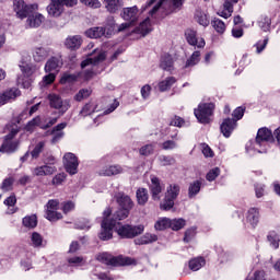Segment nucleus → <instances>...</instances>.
Masks as SVG:
<instances>
[{
	"instance_id": "17",
	"label": "nucleus",
	"mask_w": 280,
	"mask_h": 280,
	"mask_svg": "<svg viewBox=\"0 0 280 280\" xmlns=\"http://www.w3.org/2000/svg\"><path fill=\"white\" fill-rule=\"evenodd\" d=\"M45 21V16L37 11H34L33 13H30L26 16V26L27 27H40L43 25V22Z\"/></svg>"
},
{
	"instance_id": "36",
	"label": "nucleus",
	"mask_w": 280,
	"mask_h": 280,
	"mask_svg": "<svg viewBox=\"0 0 280 280\" xmlns=\"http://www.w3.org/2000/svg\"><path fill=\"white\" fill-rule=\"evenodd\" d=\"M195 20L197 21V23H199V25H202V27H208L209 25V18L200 9L196 10Z\"/></svg>"
},
{
	"instance_id": "2",
	"label": "nucleus",
	"mask_w": 280,
	"mask_h": 280,
	"mask_svg": "<svg viewBox=\"0 0 280 280\" xmlns=\"http://www.w3.org/2000/svg\"><path fill=\"white\" fill-rule=\"evenodd\" d=\"M96 260L101 264H105V266H132L135 260L128 256L119 255L113 256L109 253H102L96 256Z\"/></svg>"
},
{
	"instance_id": "33",
	"label": "nucleus",
	"mask_w": 280,
	"mask_h": 280,
	"mask_svg": "<svg viewBox=\"0 0 280 280\" xmlns=\"http://www.w3.org/2000/svg\"><path fill=\"white\" fill-rule=\"evenodd\" d=\"M89 38H102L106 34V28L98 26L92 27L85 32Z\"/></svg>"
},
{
	"instance_id": "39",
	"label": "nucleus",
	"mask_w": 280,
	"mask_h": 280,
	"mask_svg": "<svg viewBox=\"0 0 280 280\" xmlns=\"http://www.w3.org/2000/svg\"><path fill=\"white\" fill-rule=\"evenodd\" d=\"M171 224H172V219L162 218L155 222L154 229L155 231H165L166 229H170Z\"/></svg>"
},
{
	"instance_id": "1",
	"label": "nucleus",
	"mask_w": 280,
	"mask_h": 280,
	"mask_svg": "<svg viewBox=\"0 0 280 280\" xmlns=\"http://www.w3.org/2000/svg\"><path fill=\"white\" fill-rule=\"evenodd\" d=\"M7 136H4V140L2 145L0 147V152H7L8 154H12V152H16L19 148V140H14V137L21 132V127L14 122H9L5 126Z\"/></svg>"
},
{
	"instance_id": "37",
	"label": "nucleus",
	"mask_w": 280,
	"mask_h": 280,
	"mask_svg": "<svg viewBox=\"0 0 280 280\" xmlns=\"http://www.w3.org/2000/svg\"><path fill=\"white\" fill-rule=\"evenodd\" d=\"M82 45V37L80 36H72L66 39V47L68 49H79Z\"/></svg>"
},
{
	"instance_id": "57",
	"label": "nucleus",
	"mask_w": 280,
	"mask_h": 280,
	"mask_svg": "<svg viewBox=\"0 0 280 280\" xmlns=\"http://www.w3.org/2000/svg\"><path fill=\"white\" fill-rule=\"evenodd\" d=\"M170 126H175V128H183L185 126V119L180 116H174L170 121Z\"/></svg>"
},
{
	"instance_id": "9",
	"label": "nucleus",
	"mask_w": 280,
	"mask_h": 280,
	"mask_svg": "<svg viewBox=\"0 0 280 280\" xmlns=\"http://www.w3.org/2000/svg\"><path fill=\"white\" fill-rule=\"evenodd\" d=\"M145 231L143 225H122L117 230V233L120 237H125L127 240H132V237H137V235H141Z\"/></svg>"
},
{
	"instance_id": "62",
	"label": "nucleus",
	"mask_w": 280,
	"mask_h": 280,
	"mask_svg": "<svg viewBox=\"0 0 280 280\" xmlns=\"http://www.w3.org/2000/svg\"><path fill=\"white\" fill-rule=\"evenodd\" d=\"M67 179V175L65 173H59L52 178V185H62Z\"/></svg>"
},
{
	"instance_id": "26",
	"label": "nucleus",
	"mask_w": 280,
	"mask_h": 280,
	"mask_svg": "<svg viewBox=\"0 0 280 280\" xmlns=\"http://www.w3.org/2000/svg\"><path fill=\"white\" fill-rule=\"evenodd\" d=\"M206 264H207V260L205 259V257L199 256L188 261V268L192 270V272H197V270H200V268L205 267Z\"/></svg>"
},
{
	"instance_id": "8",
	"label": "nucleus",
	"mask_w": 280,
	"mask_h": 280,
	"mask_svg": "<svg viewBox=\"0 0 280 280\" xmlns=\"http://www.w3.org/2000/svg\"><path fill=\"white\" fill-rule=\"evenodd\" d=\"M47 163L43 166H37L33 170V176H51L52 174H56L58 172V168H56V158L54 155H48L45 160Z\"/></svg>"
},
{
	"instance_id": "25",
	"label": "nucleus",
	"mask_w": 280,
	"mask_h": 280,
	"mask_svg": "<svg viewBox=\"0 0 280 280\" xmlns=\"http://www.w3.org/2000/svg\"><path fill=\"white\" fill-rule=\"evenodd\" d=\"M121 172H124V168L120 165H109L100 171V176H117Z\"/></svg>"
},
{
	"instance_id": "3",
	"label": "nucleus",
	"mask_w": 280,
	"mask_h": 280,
	"mask_svg": "<svg viewBox=\"0 0 280 280\" xmlns=\"http://www.w3.org/2000/svg\"><path fill=\"white\" fill-rule=\"evenodd\" d=\"M113 215V209L106 208L103 212V221L101 223V232L98 234L100 240L106 242L113 240V229H115V220H110Z\"/></svg>"
},
{
	"instance_id": "50",
	"label": "nucleus",
	"mask_w": 280,
	"mask_h": 280,
	"mask_svg": "<svg viewBox=\"0 0 280 280\" xmlns=\"http://www.w3.org/2000/svg\"><path fill=\"white\" fill-rule=\"evenodd\" d=\"M43 150H45V142L40 141L35 145L34 150L31 152L32 159H38Z\"/></svg>"
},
{
	"instance_id": "45",
	"label": "nucleus",
	"mask_w": 280,
	"mask_h": 280,
	"mask_svg": "<svg viewBox=\"0 0 280 280\" xmlns=\"http://www.w3.org/2000/svg\"><path fill=\"white\" fill-rule=\"evenodd\" d=\"M185 224H187V222L184 219H174L171 220L170 229L173 231H180V229H185Z\"/></svg>"
},
{
	"instance_id": "56",
	"label": "nucleus",
	"mask_w": 280,
	"mask_h": 280,
	"mask_svg": "<svg viewBox=\"0 0 280 280\" xmlns=\"http://www.w3.org/2000/svg\"><path fill=\"white\" fill-rule=\"evenodd\" d=\"M83 5H86L88 8H92L93 10H97L98 8H102V2L100 0H80Z\"/></svg>"
},
{
	"instance_id": "19",
	"label": "nucleus",
	"mask_w": 280,
	"mask_h": 280,
	"mask_svg": "<svg viewBox=\"0 0 280 280\" xmlns=\"http://www.w3.org/2000/svg\"><path fill=\"white\" fill-rule=\"evenodd\" d=\"M115 199L117 200L120 209L131 210L132 207H135V203L132 202V199L130 198V196H128L124 192L116 194Z\"/></svg>"
},
{
	"instance_id": "40",
	"label": "nucleus",
	"mask_w": 280,
	"mask_h": 280,
	"mask_svg": "<svg viewBox=\"0 0 280 280\" xmlns=\"http://www.w3.org/2000/svg\"><path fill=\"white\" fill-rule=\"evenodd\" d=\"M128 215H130V209L120 208L118 211H116L114 213L113 219H109V220H114L115 224H117V220H126V218H128Z\"/></svg>"
},
{
	"instance_id": "4",
	"label": "nucleus",
	"mask_w": 280,
	"mask_h": 280,
	"mask_svg": "<svg viewBox=\"0 0 280 280\" xmlns=\"http://www.w3.org/2000/svg\"><path fill=\"white\" fill-rule=\"evenodd\" d=\"M13 12L18 19L23 21L33 12H38V3L27 4L25 0H13Z\"/></svg>"
},
{
	"instance_id": "34",
	"label": "nucleus",
	"mask_w": 280,
	"mask_h": 280,
	"mask_svg": "<svg viewBox=\"0 0 280 280\" xmlns=\"http://www.w3.org/2000/svg\"><path fill=\"white\" fill-rule=\"evenodd\" d=\"M22 224L26 229H36V226L38 225V218L36 217V214L26 215L23 218Z\"/></svg>"
},
{
	"instance_id": "59",
	"label": "nucleus",
	"mask_w": 280,
	"mask_h": 280,
	"mask_svg": "<svg viewBox=\"0 0 280 280\" xmlns=\"http://www.w3.org/2000/svg\"><path fill=\"white\" fill-rule=\"evenodd\" d=\"M255 194H256V198H264V196L266 195V185L256 184Z\"/></svg>"
},
{
	"instance_id": "47",
	"label": "nucleus",
	"mask_w": 280,
	"mask_h": 280,
	"mask_svg": "<svg viewBox=\"0 0 280 280\" xmlns=\"http://www.w3.org/2000/svg\"><path fill=\"white\" fill-rule=\"evenodd\" d=\"M91 89H81L75 95L74 100L75 102H82V100H86L88 97H91Z\"/></svg>"
},
{
	"instance_id": "35",
	"label": "nucleus",
	"mask_w": 280,
	"mask_h": 280,
	"mask_svg": "<svg viewBox=\"0 0 280 280\" xmlns=\"http://www.w3.org/2000/svg\"><path fill=\"white\" fill-rule=\"evenodd\" d=\"M201 187H202V182H200V180H195V182L190 183V185L188 187V197L195 198L196 196H198V194H200Z\"/></svg>"
},
{
	"instance_id": "31",
	"label": "nucleus",
	"mask_w": 280,
	"mask_h": 280,
	"mask_svg": "<svg viewBox=\"0 0 280 280\" xmlns=\"http://www.w3.org/2000/svg\"><path fill=\"white\" fill-rule=\"evenodd\" d=\"M218 14L223 19H231V16H233V2L225 0L223 3V10L218 12Z\"/></svg>"
},
{
	"instance_id": "32",
	"label": "nucleus",
	"mask_w": 280,
	"mask_h": 280,
	"mask_svg": "<svg viewBox=\"0 0 280 280\" xmlns=\"http://www.w3.org/2000/svg\"><path fill=\"white\" fill-rule=\"evenodd\" d=\"M60 69V59L51 57L45 65L46 73H51V71H58Z\"/></svg>"
},
{
	"instance_id": "28",
	"label": "nucleus",
	"mask_w": 280,
	"mask_h": 280,
	"mask_svg": "<svg viewBox=\"0 0 280 280\" xmlns=\"http://www.w3.org/2000/svg\"><path fill=\"white\" fill-rule=\"evenodd\" d=\"M165 3H172V5H174V8H180V5H183V0H161V1L150 11L151 16H154V14H156V12H159V9L161 8V5H165Z\"/></svg>"
},
{
	"instance_id": "24",
	"label": "nucleus",
	"mask_w": 280,
	"mask_h": 280,
	"mask_svg": "<svg viewBox=\"0 0 280 280\" xmlns=\"http://www.w3.org/2000/svg\"><path fill=\"white\" fill-rule=\"evenodd\" d=\"M66 128H67V122H61L56 127H54V129L51 130V135H52L51 143H58V141H60V139L65 137V132L62 130H65Z\"/></svg>"
},
{
	"instance_id": "55",
	"label": "nucleus",
	"mask_w": 280,
	"mask_h": 280,
	"mask_svg": "<svg viewBox=\"0 0 280 280\" xmlns=\"http://www.w3.org/2000/svg\"><path fill=\"white\" fill-rule=\"evenodd\" d=\"M75 209V202L73 201H65L61 203V211L67 214L71 213Z\"/></svg>"
},
{
	"instance_id": "43",
	"label": "nucleus",
	"mask_w": 280,
	"mask_h": 280,
	"mask_svg": "<svg viewBox=\"0 0 280 280\" xmlns=\"http://www.w3.org/2000/svg\"><path fill=\"white\" fill-rule=\"evenodd\" d=\"M267 240L275 249L279 248L280 236L276 231H270L267 235Z\"/></svg>"
},
{
	"instance_id": "46",
	"label": "nucleus",
	"mask_w": 280,
	"mask_h": 280,
	"mask_svg": "<svg viewBox=\"0 0 280 280\" xmlns=\"http://www.w3.org/2000/svg\"><path fill=\"white\" fill-rule=\"evenodd\" d=\"M46 218L50 222H56L62 220V213L58 212V210H46Z\"/></svg>"
},
{
	"instance_id": "12",
	"label": "nucleus",
	"mask_w": 280,
	"mask_h": 280,
	"mask_svg": "<svg viewBox=\"0 0 280 280\" xmlns=\"http://www.w3.org/2000/svg\"><path fill=\"white\" fill-rule=\"evenodd\" d=\"M48 101L50 104V108H55L56 110H62V113H67L69 110V103L62 102V97L57 94H50L48 95Z\"/></svg>"
},
{
	"instance_id": "21",
	"label": "nucleus",
	"mask_w": 280,
	"mask_h": 280,
	"mask_svg": "<svg viewBox=\"0 0 280 280\" xmlns=\"http://www.w3.org/2000/svg\"><path fill=\"white\" fill-rule=\"evenodd\" d=\"M125 21H129V23H137L139 19V9L137 7L125 8L121 14Z\"/></svg>"
},
{
	"instance_id": "60",
	"label": "nucleus",
	"mask_w": 280,
	"mask_h": 280,
	"mask_svg": "<svg viewBox=\"0 0 280 280\" xmlns=\"http://www.w3.org/2000/svg\"><path fill=\"white\" fill-rule=\"evenodd\" d=\"M194 237H196V229L190 228L185 232L184 242L187 244V243L191 242V240H194Z\"/></svg>"
},
{
	"instance_id": "61",
	"label": "nucleus",
	"mask_w": 280,
	"mask_h": 280,
	"mask_svg": "<svg viewBox=\"0 0 280 280\" xmlns=\"http://www.w3.org/2000/svg\"><path fill=\"white\" fill-rule=\"evenodd\" d=\"M268 37H266L265 39L262 40H259L255 47H256V51L257 54H261V51H264V49H266L267 45H268Z\"/></svg>"
},
{
	"instance_id": "7",
	"label": "nucleus",
	"mask_w": 280,
	"mask_h": 280,
	"mask_svg": "<svg viewBox=\"0 0 280 280\" xmlns=\"http://www.w3.org/2000/svg\"><path fill=\"white\" fill-rule=\"evenodd\" d=\"M66 8H73L78 5V0H51L47 7V12L50 16H60Z\"/></svg>"
},
{
	"instance_id": "54",
	"label": "nucleus",
	"mask_w": 280,
	"mask_h": 280,
	"mask_svg": "<svg viewBox=\"0 0 280 280\" xmlns=\"http://www.w3.org/2000/svg\"><path fill=\"white\" fill-rule=\"evenodd\" d=\"M246 108L244 107H236L234 109V112L232 113V120H234L236 124L237 121H240V119H242V117H244V113H245Z\"/></svg>"
},
{
	"instance_id": "48",
	"label": "nucleus",
	"mask_w": 280,
	"mask_h": 280,
	"mask_svg": "<svg viewBox=\"0 0 280 280\" xmlns=\"http://www.w3.org/2000/svg\"><path fill=\"white\" fill-rule=\"evenodd\" d=\"M78 81V74L63 73L60 79V84H71Z\"/></svg>"
},
{
	"instance_id": "15",
	"label": "nucleus",
	"mask_w": 280,
	"mask_h": 280,
	"mask_svg": "<svg viewBox=\"0 0 280 280\" xmlns=\"http://www.w3.org/2000/svg\"><path fill=\"white\" fill-rule=\"evenodd\" d=\"M186 40L188 45H192V47H205L206 43L203 38L198 39L196 31L188 28L185 32Z\"/></svg>"
},
{
	"instance_id": "29",
	"label": "nucleus",
	"mask_w": 280,
	"mask_h": 280,
	"mask_svg": "<svg viewBox=\"0 0 280 280\" xmlns=\"http://www.w3.org/2000/svg\"><path fill=\"white\" fill-rule=\"evenodd\" d=\"M174 84H176V78L168 77L165 80L161 81L158 84V88H159V91H161V93H165V91H170L172 86H174Z\"/></svg>"
},
{
	"instance_id": "11",
	"label": "nucleus",
	"mask_w": 280,
	"mask_h": 280,
	"mask_svg": "<svg viewBox=\"0 0 280 280\" xmlns=\"http://www.w3.org/2000/svg\"><path fill=\"white\" fill-rule=\"evenodd\" d=\"M63 165H65V170L66 172H68V174H70L71 176H73L74 174H78V156H75V154L73 153H66L63 155Z\"/></svg>"
},
{
	"instance_id": "14",
	"label": "nucleus",
	"mask_w": 280,
	"mask_h": 280,
	"mask_svg": "<svg viewBox=\"0 0 280 280\" xmlns=\"http://www.w3.org/2000/svg\"><path fill=\"white\" fill-rule=\"evenodd\" d=\"M163 189H165V186L161 184V179L155 176L151 177L150 191L153 200H161V194H163Z\"/></svg>"
},
{
	"instance_id": "10",
	"label": "nucleus",
	"mask_w": 280,
	"mask_h": 280,
	"mask_svg": "<svg viewBox=\"0 0 280 280\" xmlns=\"http://www.w3.org/2000/svg\"><path fill=\"white\" fill-rule=\"evenodd\" d=\"M270 141H273L272 131L268 128H260L257 132L256 140H255V150H258V152H261L258 148H266Z\"/></svg>"
},
{
	"instance_id": "13",
	"label": "nucleus",
	"mask_w": 280,
	"mask_h": 280,
	"mask_svg": "<svg viewBox=\"0 0 280 280\" xmlns=\"http://www.w3.org/2000/svg\"><path fill=\"white\" fill-rule=\"evenodd\" d=\"M16 97H21V90L16 88L5 90L4 92L0 93V106H4V104L14 102Z\"/></svg>"
},
{
	"instance_id": "44",
	"label": "nucleus",
	"mask_w": 280,
	"mask_h": 280,
	"mask_svg": "<svg viewBox=\"0 0 280 280\" xmlns=\"http://www.w3.org/2000/svg\"><path fill=\"white\" fill-rule=\"evenodd\" d=\"M138 30L143 36H145V34H150V32H152L150 19H145L142 23H140Z\"/></svg>"
},
{
	"instance_id": "27",
	"label": "nucleus",
	"mask_w": 280,
	"mask_h": 280,
	"mask_svg": "<svg viewBox=\"0 0 280 280\" xmlns=\"http://www.w3.org/2000/svg\"><path fill=\"white\" fill-rule=\"evenodd\" d=\"M171 139L173 140H166L160 144L162 150H176L178 148V143H176L178 140V130H175V133L171 135Z\"/></svg>"
},
{
	"instance_id": "20",
	"label": "nucleus",
	"mask_w": 280,
	"mask_h": 280,
	"mask_svg": "<svg viewBox=\"0 0 280 280\" xmlns=\"http://www.w3.org/2000/svg\"><path fill=\"white\" fill-rule=\"evenodd\" d=\"M259 209L257 208H250L246 213V222L247 224H250L252 229H256L259 224Z\"/></svg>"
},
{
	"instance_id": "64",
	"label": "nucleus",
	"mask_w": 280,
	"mask_h": 280,
	"mask_svg": "<svg viewBox=\"0 0 280 280\" xmlns=\"http://www.w3.org/2000/svg\"><path fill=\"white\" fill-rule=\"evenodd\" d=\"M202 154L206 156V159H213V150L209 144H202Z\"/></svg>"
},
{
	"instance_id": "22",
	"label": "nucleus",
	"mask_w": 280,
	"mask_h": 280,
	"mask_svg": "<svg viewBox=\"0 0 280 280\" xmlns=\"http://www.w3.org/2000/svg\"><path fill=\"white\" fill-rule=\"evenodd\" d=\"M50 50L46 47H35L33 49V58L35 62H43L49 58Z\"/></svg>"
},
{
	"instance_id": "23",
	"label": "nucleus",
	"mask_w": 280,
	"mask_h": 280,
	"mask_svg": "<svg viewBox=\"0 0 280 280\" xmlns=\"http://www.w3.org/2000/svg\"><path fill=\"white\" fill-rule=\"evenodd\" d=\"M156 240H159V236L155 234L145 233L144 235L136 238L133 242L136 246H144L148 244H153V242H156Z\"/></svg>"
},
{
	"instance_id": "38",
	"label": "nucleus",
	"mask_w": 280,
	"mask_h": 280,
	"mask_svg": "<svg viewBox=\"0 0 280 280\" xmlns=\"http://www.w3.org/2000/svg\"><path fill=\"white\" fill-rule=\"evenodd\" d=\"M137 196V200H138V205H145L150 198V196L148 195V189L145 188H139L136 192Z\"/></svg>"
},
{
	"instance_id": "6",
	"label": "nucleus",
	"mask_w": 280,
	"mask_h": 280,
	"mask_svg": "<svg viewBox=\"0 0 280 280\" xmlns=\"http://www.w3.org/2000/svg\"><path fill=\"white\" fill-rule=\"evenodd\" d=\"M180 195V186L178 184H171L166 188L165 197L163 202L160 205V209L163 211H170V209H174V202L176 198Z\"/></svg>"
},
{
	"instance_id": "53",
	"label": "nucleus",
	"mask_w": 280,
	"mask_h": 280,
	"mask_svg": "<svg viewBox=\"0 0 280 280\" xmlns=\"http://www.w3.org/2000/svg\"><path fill=\"white\" fill-rule=\"evenodd\" d=\"M31 240L35 248L43 246V236L38 232H34L31 236Z\"/></svg>"
},
{
	"instance_id": "5",
	"label": "nucleus",
	"mask_w": 280,
	"mask_h": 280,
	"mask_svg": "<svg viewBox=\"0 0 280 280\" xmlns=\"http://www.w3.org/2000/svg\"><path fill=\"white\" fill-rule=\"evenodd\" d=\"M213 110H215V104L213 103H200L198 108H195V117L199 124H211V117H213Z\"/></svg>"
},
{
	"instance_id": "49",
	"label": "nucleus",
	"mask_w": 280,
	"mask_h": 280,
	"mask_svg": "<svg viewBox=\"0 0 280 280\" xmlns=\"http://www.w3.org/2000/svg\"><path fill=\"white\" fill-rule=\"evenodd\" d=\"M12 185H14V177H7L3 179L0 189L2 191H12Z\"/></svg>"
},
{
	"instance_id": "30",
	"label": "nucleus",
	"mask_w": 280,
	"mask_h": 280,
	"mask_svg": "<svg viewBox=\"0 0 280 280\" xmlns=\"http://www.w3.org/2000/svg\"><path fill=\"white\" fill-rule=\"evenodd\" d=\"M160 67L163 71H172L174 69V58L171 55L162 56Z\"/></svg>"
},
{
	"instance_id": "63",
	"label": "nucleus",
	"mask_w": 280,
	"mask_h": 280,
	"mask_svg": "<svg viewBox=\"0 0 280 280\" xmlns=\"http://www.w3.org/2000/svg\"><path fill=\"white\" fill-rule=\"evenodd\" d=\"M58 207H60V201L57 199H50L46 205V210H58Z\"/></svg>"
},
{
	"instance_id": "42",
	"label": "nucleus",
	"mask_w": 280,
	"mask_h": 280,
	"mask_svg": "<svg viewBox=\"0 0 280 280\" xmlns=\"http://www.w3.org/2000/svg\"><path fill=\"white\" fill-rule=\"evenodd\" d=\"M211 25L218 34H224L226 32V24L220 19L212 20Z\"/></svg>"
},
{
	"instance_id": "52",
	"label": "nucleus",
	"mask_w": 280,
	"mask_h": 280,
	"mask_svg": "<svg viewBox=\"0 0 280 280\" xmlns=\"http://www.w3.org/2000/svg\"><path fill=\"white\" fill-rule=\"evenodd\" d=\"M139 152L141 156H150V154H154V143L141 147Z\"/></svg>"
},
{
	"instance_id": "51",
	"label": "nucleus",
	"mask_w": 280,
	"mask_h": 280,
	"mask_svg": "<svg viewBox=\"0 0 280 280\" xmlns=\"http://www.w3.org/2000/svg\"><path fill=\"white\" fill-rule=\"evenodd\" d=\"M106 1V9L112 13L115 14L117 10H119V0H105Z\"/></svg>"
},
{
	"instance_id": "18",
	"label": "nucleus",
	"mask_w": 280,
	"mask_h": 280,
	"mask_svg": "<svg viewBox=\"0 0 280 280\" xmlns=\"http://www.w3.org/2000/svg\"><path fill=\"white\" fill-rule=\"evenodd\" d=\"M104 60H106V52H94L90 58L81 62V69H85V67H89V65H97L98 62H104Z\"/></svg>"
},
{
	"instance_id": "58",
	"label": "nucleus",
	"mask_w": 280,
	"mask_h": 280,
	"mask_svg": "<svg viewBox=\"0 0 280 280\" xmlns=\"http://www.w3.org/2000/svg\"><path fill=\"white\" fill-rule=\"evenodd\" d=\"M219 176H220V168L214 167L209 171L206 178L207 180H209V183H212V180H215V178H218Z\"/></svg>"
},
{
	"instance_id": "41",
	"label": "nucleus",
	"mask_w": 280,
	"mask_h": 280,
	"mask_svg": "<svg viewBox=\"0 0 280 280\" xmlns=\"http://www.w3.org/2000/svg\"><path fill=\"white\" fill-rule=\"evenodd\" d=\"M200 62V51L196 50L192 52L189 59H187L185 63V69H189V67H196Z\"/></svg>"
},
{
	"instance_id": "16",
	"label": "nucleus",
	"mask_w": 280,
	"mask_h": 280,
	"mask_svg": "<svg viewBox=\"0 0 280 280\" xmlns=\"http://www.w3.org/2000/svg\"><path fill=\"white\" fill-rule=\"evenodd\" d=\"M235 128H237V122L232 118L223 119V122L220 126V130L226 139L233 135V130H235Z\"/></svg>"
}]
</instances>
